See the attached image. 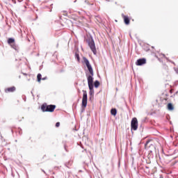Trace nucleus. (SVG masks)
Wrapping results in <instances>:
<instances>
[{
  "instance_id": "1",
  "label": "nucleus",
  "mask_w": 178,
  "mask_h": 178,
  "mask_svg": "<svg viewBox=\"0 0 178 178\" xmlns=\"http://www.w3.org/2000/svg\"><path fill=\"white\" fill-rule=\"evenodd\" d=\"M86 42L88 47L90 48L92 52H93L94 55H97V48L95 47V42H94L92 38L86 40Z\"/></svg>"
},
{
  "instance_id": "2",
  "label": "nucleus",
  "mask_w": 178,
  "mask_h": 178,
  "mask_svg": "<svg viewBox=\"0 0 178 178\" xmlns=\"http://www.w3.org/2000/svg\"><path fill=\"white\" fill-rule=\"evenodd\" d=\"M56 108V105H47V104H43L41 106L42 112H54Z\"/></svg>"
},
{
  "instance_id": "3",
  "label": "nucleus",
  "mask_w": 178,
  "mask_h": 178,
  "mask_svg": "<svg viewBox=\"0 0 178 178\" xmlns=\"http://www.w3.org/2000/svg\"><path fill=\"white\" fill-rule=\"evenodd\" d=\"M131 129L136 131L138 129V120L136 118H134L131 122Z\"/></svg>"
},
{
  "instance_id": "4",
  "label": "nucleus",
  "mask_w": 178,
  "mask_h": 178,
  "mask_svg": "<svg viewBox=\"0 0 178 178\" xmlns=\"http://www.w3.org/2000/svg\"><path fill=\"white\" fill-rule=\"evenodd\" d=\"M83 62L86 67H88V70H89L90 74L92 76H94V71L92 70V67H91V64H90V61H88V59L84 58H83Z\"/></svg>"
},
{
  "instance_id": "5",
  "label": "nucleus",
  "mask_w": 178,
  "mask_h": 178,
  "mask_svg": "<svg viewBox=\"0 0 178 178\" xmlns=\"http://www.w3.org/2000/svg\"><path fill=\"white\" fill-rule=\"evenodd\" d=\"M83 97H82V107L86 108L87 107V91L86 90H82Z\"/></svg>"
},
{
  "instance_id": "6",
  "label": "nucleus",
  "mask_w": 178,
  "mask_h": 178,
  "mask_svg": "<svg viewBox=\"0 0 178 178\" xmlns=\"http://www.w3.org/2000/svg\"><path fill=\"white\" fill-rule=\"evenodd\" d=\"M92 74L88 76V87H94V78Z\"/></svg>"
},
{
  "instance_id": "7",
  "label": "nucleus",
  "mask_w": 178,
  "mask_h": 178,
  "mask_svg": "<svg viewBox=\"0 0 178 178\" xmlns=\"http://www.w3.org/2000/svg\"><path fill=\"white\" fill-rule=\"evenodd\" d=\"M145 63H147V60L145 58H140L136 62L137 66H143V65H145Z\"/></svg>"
},
{
  "instance_id": "8",
  "label": "nucleus",
  "mask_w": 178,
  "mask_h": 178,
  "mask_svg": "<svg viewBox=\"0 0 178 178\" xmlns=\"http://www.w3.org/2000/svg\"><path fill=\"white\" fill-rule=\"evenodd\" d=\"M151 147H152V148H154V144H152V140H149L145 144V149H149L151 148Z\"/></svg>"
},
{
  "instance_id": "9",
  "label": "nucleus",
  "mask_w": 178,
  "mask_h": 178,
  "mask_svg": "<svg viewBox=\"0 0 178 178\" xmlns=\"http://www.w3.org/2000/svg\"><path fill=\"white\" fill-rule=\"evenodd\" d=\"M82 2H84L86 5L92 6L95 3V0H81Z\"/></svg>"
},
{
  "instance_id": "10",
  "label": "nucleus",
  "mask_w": 178,
  "mask_h": 178,
  "mask_svg": "<svg viewBox=\"0 0 178 178\" xmlns=\"http://www.w3.org/2000/svg\"><path fill=\"white\" fill-rule=\"evenodd\" d=\"M6 92H15L16 91V88L15 86H12L10 88H8L5 90Z\"/></svg>"
},
{
  "instance_id": "11",
  "label": "nucleus",
  "mask_w": 178,
  "mask_h": 178,
  "mask_svg": "<svg viewBox=\"0 0 178 178\" xmlns=\"http://www.w3.org/2000/svg\"><path fill=\"white\" fill-rule=\"evenodd\" d=\"M122 17L124 19L125 24H130V19L129 18V17H127V15H122Z\"/></svg>"
},
{
  "instance_id": "12",
  "label": "nucleus",
  "mask_w": 178,
  "mask_h": 178,
  "mask_svg": "<svg viewBox=\"0 0 178 178\" xmlns=\"http://www.w3.org/2000/svg\"><path fill=\"white\" fill-rule=\"evenodd\" d=\"M111 113L113 116H116L117 113H118V111L116 110V108H112L111 110Z\"/></svg>"
},
{
  "instance_id": "13",
  "label": "nucleus",
  "mask_w": 178,
  "mask_h": 178,
  "mask_svg": "<svg viewBox=\"0 0 178 178\" xmlns=\"http://www.w3.org/2000/svg\"><path fill=\"white\" fill-rule=\"evenodd\" d=\"M167 108L168 111H173V109H175V107H173V104H172V103H169L167 106Z\"/></svg>"
},
{
  "instance_id": "14",
  "label": "nucleus",
  "mask_w": 178,
  "mask_h": 178,
  "mask_svg": "<svg viewBox=\"0 0 178 178\" xmlns=\"http://www.w3.org/2000/svg\"><path fill=\"white\" fill-rule=\"evenodd\" d=\"M89 90H90V92H89V94L90 95L92 96L94 95V86H89Z\"/></svg>"
},
{
  "instance_id": "15",
  "label": "nucleus",
  "mask_w": 178,
  "mask_h": 178,
  "mask_svg": "<svg viewBox=\"0 0 178 178\" xmlns=\"http://www.w3.org/2000/svg\"><path fill=\"white\" fill-rule=\"evenodd\" d=\"M13 42H15V39H13L12 38H8V44H13Z\"/></svg>"
},
{
  "instance_id": "16",
  "label": "nucleus",
  "mask_w": 178,
  "mask_h": 178,
  "mask_svg": "<svg viewBox=\"0 0 178 178\" xmlns=\"http://www.w3.org/2000/svg\"><path fill=\"white\" fill-rule=\"evenodd\" d=\"M41 77H42V75H41V74H38L37 75V79H38V83H41Z\"/></svg>"
},
{
  "instance_id": "17",
  "label": "nucleus",
  "mask_w": 178,
  "mask_h": 178,
  "mask_svg": "<svg viewBox=\"0 0 178 178\" xmlns=\"http://www.w3.org/2000/svg\"><path fill=\"white\" fill-rule=\"evenodd\" d=\"M94 86H95V88H98L99 87V81H95L94 83Z\"/></svg>"
},
{
  "instance_id": "18",
  "label": "nucleus",
  "mask_w": 178,
  "mask_h": 178,
  "mask_svg": "<svg viewBox=\"0 0 178 178\" xmlns=\"http://www.w3.org/2000/svg\"><path fill=\"white\" fill-rule=\"evenodd\" d=\"M22 119H24V117L22 116V115H19L18 116L17 118V120H19V122H22Z\"/></svg>"
},
{
  "instance_id": "19",
  "label": "nucleus",
  "mask_w": 178,
  "mask_h": 178,
  "mask_svg": "<svg viewBox=\"0 0 178 178\" xmlns=\"http://www.w3.org/2000/svg\"><path fill=\"white\" fill-rule=\"evenodd\" d=\"M75 58H76L78 61H80V55H79V54H75Z\"/></svg>"
},
{
  "instance_id": "20",
  "label": "nucleus",
  "mask_w": 178,
  "mask_h": 178,
  "mask_svg": "<svg viewBox=\"0 0 178 178\" xmlns=\"http://www.w3.org/2000/svg\"><path fill=\"white\" fill-rule=\"evenodd\" d=\"M22 74H24V76H28V77H29L28 80H29V81H30V74H27L26 73H22Z\"/></svg>"
},
{
  "instance_id": "21",
  "label": "nucleus",
  "mask_w": 178,
  "mask_h": 178,
  "mask_svg": "<svg viewBox=\"0 0 178 178\" xmlns=\"http://www.w3.org/2000/svg\"><path fill=\"white\" fill-rule=\"evenodd\" d=\"M59 126H60V122H56V127H59Z\"/></svg>"
},
{
  "instance_id": "22",
  "label": "nucleus",
  "mask_w": 178,
  "mask_h": 178,
  "mask_svg": "<svg viewBox=\"0 0 178 178\" xmlns=\"http://www.w3.org/2000/svg\"><path fill=\"white\" fill-rule=\"evenodd\" d=\"M42 80H47V77L42 78Z\"/></svg>"
},
{
  "instance_id": "23",
  "label": "nucleus",
  "mask_w": 178,
  "mask_h": 178,
  "mask_svg": "<svg viewBox=\"0 0 178 178\" xmlns=\"http://www.w3.org/2000/svg\"><path fill=\"white\" fill-rule=\"evenodd\" d=\"M52 178H55V177H51Z\"/></svg>"
}]
</instances>
